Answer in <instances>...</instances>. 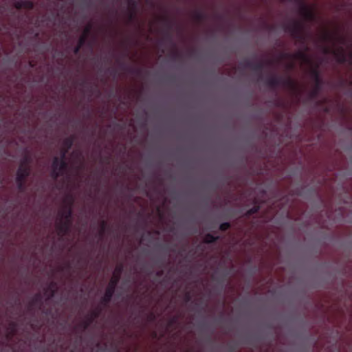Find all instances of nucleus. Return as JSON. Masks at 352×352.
Instances as JSON below:
<instances>
[{
	"mask_svg": "<svg viewBox=\"0 0 352 352\" xmlns=\"http://www.w3.org/2000/svg\"><path fill=\"white\" fill-rule=\"evenodd\" d=\"M123 266L122 265H120L116 267L113 276L105 289L104 294L100 299V304L103 307H107L111 302L115 293L116 287L120 281Z\"/></svg>",
	"mask_w": 352,
	"mask_h": 352,
	"instance_id": "f257e3e1",
	"label": "nucleus"
},
{
	"mask_svg": "<svg viewBox=\"0 0 352 352\" xmlns=\"http://www.w3.org/2000/svg\"><path fill=\"white\" fill-rule=\"evenodd\" d=\"M284 31L294 38L304 43L305 42V24L300 21L293 20L283 26Z\"/></svg>",
	"mask_w": 352,
	"mask_h": 352,
	"instance_id": "f03ea898",
	"label": "nucleus"
},
{
	"mask_svg": "<svg viewBox=\"0 0 352 352\" xmlns=\"http://www.w3.org/2000/svg\"><path fill=\"white\" fill-rule=\"evenodd\" d=\"M103 307H104L100 304V306H98L89 314L86 316L85 320L80 324L81 327L84 330L87 329L89 326L94 322V320L100 316Z\"/></svg>",
	"mask_w": 352,
	"mask_h": 352,
	"instance_id": "7ed1b4c3",
	"label": "nucleus"
},
{
	"mask_svg": "<svg viewBox=\"0 0 352 352\" xmlns=\"http://www.w3.org/2000/svg\"><path fill=\"white\" fill-rule=\"evenodd\" d=\"M311 74L313 78L315 80L316 84H314V86H315L314 89L310 92L309 96L311 99H314L318 96V95L321 89V87L322 85V80L320 78V72H319L318 68L313 69L311 71Z\"/></svg>",
	"mask_w": 352,
	"mask_h": 352,
	"instance_id": "20e7f679",
	"label": "nucleus"
},
{
	"mask_svg": "<svg viewBox=\"0 0 352 352\" xmlns=\"http://www.w3.org/2000/svg\"><path fill=\"white\" fill-rule=\"evenodd\" d=\"M241 66L243 68H250L252 69L253 71L259 73V78L262 79V74L261 72L263 70L265 67V63L263 61H258L257 63H253L252 61L250 60H245L244 61L241 62L240 63Z\"/></svg>",
	"mask_w": 352,
	"mask_h": 352,
	"instance_id": "39448f33",
	"label": "nucleus"
},
{
	"mask_svg": "<svg viewBox=\"0 0 352 352\" xmlns=\"http://www.w3.org/2000/svg\"><path fill=\"white\" fill-rule=\"evenodd\" d=\"M65 201L68 203L69 206L61 212V218L63 219V221L72 222V217L73 214L72 206L74 204V199L72 195H69L67 196Z\"/></svg>",
	"mask_w": 352,
	"mask_h": 352,
	"instance_id": "423d86ee",
	"label": "nucleus"
},
{
	"mask_svg": "<svg viewBox=\"0 0 352 352\" xmlns=\"http://www.w3.org/2000/svg\"><path fill=\"white\" fill-rule=\"evenodd\" d=\"M161 21L163 22L165 29L164 30V39L167 42H172L173 41V35L171 33V30L173 28V23L171 20L167 16H164L160 18Z\"/></svg>",
	"mask_w": 352,
	"mask_h": 352,
	"instance_id": "0eeeda50",
	"label": "nucleus"
},
{
	"mask_svg": "<svg viewBox=\"0 0 352 352\" xmlns=\"http://www.w3.org/2000/svg\"><path fill=\"white\" fill-rule=\"evenodd\" d=\"M300 13L308 21H314L316 19L314 12L303 2L300 3Z\"/></svg>",
	"mask_w": 352,
	"mask_h": 352,
	"instance_id": "6e6552de",
	"label": "nucleus"
},
{
	"mask_svg": "<svg viewBox=\"0 0 352 352\" xmlns=\"http://www.w3.org/2000/svg\"><path fill=\"white\" fill-rule=\"evenodd\" d=\"M31 168H23L19 166L16 175V182L25 181L27 178L30 175Z\"/></svg>",
	"mask_w": 352,
	"mask_h": 352,
	"instance_id": "1a4fd4ad",
	"label": "nucleus"
},
{
	"mask_svg": "<svg viewBox=\"0 0 352 352\" xmlns=\"http://www.w3.org/2000/svg\"><path fill=\"white\" fill-rule=\"evenodd\" d=\"M71 226L72 222H67L60 219L56 227L58 234L60 236H64L67 234L69 232Z\"/></svg>",
	"mask_w": 352,
	"mask_h": 352,
	"instance_id": "9d476101",
	"label": "nucleus"
},
{
	"mask_svg": "<svg viewBox=\"0 0 352 352\" xmlns=\"http://www.w3.org/2000/svg\"><path fill=\"white\" fill-rule=\"evenodd\" d=\"M127 3L129 6V19L132 21L135 18L138 0H127Z\"/></svg>",
	"mask_w": 352,
	"mask_h": 352,
	"instance_id": "9b49d317",
	"label": "nucleus"
},
{
	"mask_svg": "<svg viewBox=\"0 0 352 352\" xmlns=\"http://www.w3.org/2000/svg\"><path fill=\"white\" fill-rule=\"evenodd\" d=\"M281 85L291 91H296L298 89L297 83L289 76H282Z\"/></svg>",
	"mask_w": 352,
	"mask_h": 352,
	"instance_id": "f8f14e48",
	"label": "nucleus"
},
{
	"mask_svg": "<svg viewBox=\"0 0 352 352\" xmlns=\"http://www.w3.org/2000/svg\"><path fill=\"white\" fill-rule=\"evenodd\" d=\"M282 76H272L265 80V84L271 88L281 85Z\"/></svg>",
	"mask_w": 352,
	"mask_h": 352,
	"instance_id": "ddd939ff",
	"label": "nucleus"
},
{
	"mask_svg": "<svg viewBox=\"0 0 352 352\" xmlns=\"http://www.w3.org/2000/svg\"><path fill=\"white\" fill-rule=\"evenodd\" d=\"M331 52L336 56L337 61L339 63L344 64L346 62V56L343 49H341L340 50H333Z\"/></svg>",
	"mask_w": 352,
	"mask_h": 352,
	"instance_id": "4468645a",
	"label": "nucleus"
},
{
	"mask_svg": "<svg viewBox=\"0 0 352 352\" xmlns=\"http://www.w3.org/2000/svg\"><path fill=\"white\" fill-rule=\"evenodd\" d=\"M283 56L284 57H287V58L293 56L294 58L301 60H302L304 62H308L309 60L308 56L306 54V53L305 52H302V51H298V52H297L294 55H292L290 54H284Z\"/></svg>",
	"mask_w": 352,
	"mask_h": 352,
	"instance_id": "2eb2a0df",
	"label": "nucleus"
},
{
	"mask_svg": "<svg viewBox=\"0 0 352 352\" xmlns=\"http://www.w3.org/2000/svg\"><path fill=\"white\" fill-rule=\"evenodd\" d=\"M219 239V236H214L212 234H206L204 239V243L206 244H211L217 242Z\"/></svg>",
	"mask_w": 352,
	"mask_h": 352,
	"instance_id": "dca6fc26",
	"label": "nucleus"
},
{
	"mask_svg": "<svg viewBox=\"0 0 352 352\" xmlns=\"http://www.w3.org/2000/svg\"><path fill=\"white\" fill-rule=\"evenodd\" d=\"M74 139H75L74 136H73V135L66 138L63 142V144L64 146L63 148L66 149L67 151L71 149V148L72 147V146L74 144Z\"/></svg>",
	"mask_w": 352,
	"mask_h": 352,
	"instance_id": "f3484780",
	"label": "nucleus"
},
{
	"mask_svg": "<svg viewBox=\"0 0 352 352\" xmlns=\"http://www.w3.org/2000/svg\"><path fill=\"white\" fill-rule=\"evenodd\" d=\"M31 162H32L31 156L29 155H26L21 160L19 166H23V168H30Z\"/></svg>",
	"mask_w": 352,
	"mask_h": 352,
	"instance_id": "a211bd4d",
	"label": "nucleus"
},
{
	"mask_svg": "<svg viewBox=\"0 0 352 352\" xmlns=\"http://www.w3.org/2000/svg\"><path fill=\"white\" fill-rule=\"evenodd\" d=\"M193 18L195 21L201 22L206 19V14L200 10H196L193 13Z\"/></svg>",
	"mask_w": 352,
	"mask_h": 352,
	"instance_id": "6ab92c4d",
	"label": "nucleus"
},
{
	"mask_svg": "<svg viewBox=\"0 0 352 352\" xmlns=\"http://www.w3.org/2000/svg\"><path fill=\"white\" fill-rule=\"evenodd\" d=\"M16 323L15 322H11L9 324V332L8 333L7 337L8 338H12L16 333Z\"/></svg>",
	"mask_w": 352,
	"mask_h": 352,
	"instance_id": "aec40b11",
	"label": "nucleus"
},
{
	"mask_svg": "<svg viewBox=\"0 0 352 352\" xmlns=\"http://www.w3.org/2000/svg\"><path fill=\"white\" fill-rule=\"evenodd\" d=\"M68 168V163L66 160L60 159V162L59 165L58 170L62 173V174L65 175Z\"/></svg>",
	"mask_w": 352,
	"mask_h": 352,
	"instance_id": "412c9836",
	"label": "nucleus"
},
{
	"mask_svg": "<svg viewBox=\"0 0 352 352\" xmlns=\"http://www.w3.org/2000/svg\"><path fill=\"white\" fill-rule=\"evenodd\" d=\"M36 304H41V296L40 294H36L32 299L31 300V302L30 303V307H33L36 305Z\"/></svg>",
	"mask_w": 352,
	"mask_h": 352,
	"instance_id": "4be33fe9",
	"label": "nucleus"
},
{
	"mask_svg": "<svg viewBox=\"0 0 352 352\" xmlns=\"http://www.w3.org/2000/svg\"><path fill=\"white\" fill-rule=\"evenodd\" d=\"M260 210V206L258 205L255 204L252 208L249 209L247 212V216H251L256 213H257Z\"/></svg>",
	"mask_w": 352,
	"mask_h": 352,
	"instance_id": "5701e85b",
	"label": "nucleus"
},
{
	"mask_svg": "<svg viewBox=\"0 0 352 352\" xmlns=\"http://www.w3.org/2000/svg\"><path fill=\"white\" fill-rule=\"evenodd\" d=\"M25 181L16 182L18 190L21 192H24L26 190Z\"/></svg>",
	"mask_w": 352,
	"mask_h": 352,
	"instance_id": "b1692460",
	"label": "nucleus"
},
{
	"mask_svg": "<svg viewBox=\"0 0 352 352\" xmlns=\"http://www.w3.org/2000/svg\"><path fill=\"white\" fill-rule=\"evenodd\" d=\"M107 228V223L106 221L102 220L100 222V235L102 237L106 232Z\"/></svg>",
	"mask_w": 352,
	"mask_h": 352,
	"instance_id": "393cba45",
	"label": "nucleus"
},
{
	"mask_svg": "<svg viewBox=\"0 0 352 352\" xmlns=\"http://www.w3.org/2000/svg\"><path fill=\"white\" fill-rule=\"evenodd\" d=\"M63 175L62 173L58 169H52L51 172V177L54 179H57L59 177Z\"/></svg>",
	"mask_w": 352,
	"mask_h": 352,
	"instance_id": "a878e982",
	"label": "nucleus"
},
{
	"mask_svg": "<svg viewBox=\"0 0 352 352\" xmlns=\"http://www.w3.org/2000/svg\"><path fill=\"white\" fill-rule=\"evenodd\" d=\"M23 8L28 10H32L34 7V3L32 1H23Z\"/></svg>",
	"mask_w": 352,
	"mask_h": 352,
	"instance_id": "bb28decb",
	"label": "nucleus"
},
{
	"mask_svg": "<svg viewBox=\"0 0 352 352\" xmlns=\"http://www.w3.org/2000/svg\"><path fill=\"white\" fill-rule=\"evenodd\" d=\"M91 29H92V25L91 23L88 24L85 28L82 36H86V38H88L89 36L91 34Z\"/></svg>",
	"mask_w": 352,
	"mask_h": 352,
	"instance_id": "cd10ccee",
	"label": "nucleus"
},
{
	"mask_svg": "<svg viewBox=\"0 0 352 352\" xmlns=\"http://www.w3.org/2000/svg\"><path fill=\"white\" fill-rule=\"evenodd\" d=\"M60 162V159L58 157H54L52 164V169H58Z\"/></svg>",
	"mask_w": 352,
	"mask_h": 352,
	"instance_id": "c85d7f7f",
	"label": "nucleus"
},
{
	"mask_svg": "<svg viewBox=\"0 0 352 352\" xmlns=\"http://www.w3.org/2000/svg\"><path fill=\"white\" fill-rule=\"evenodd\" d=\"M87 41V38H86V36L81 35L78 39L77 45L82 47L83 45H85Z\"/></svg>",
	"mask_w": 352,
	"mask_h": 352,
	"instance_id": "c756f323",
	"label": "nucleus"
},
{
	"mask_svg": "<svg viewBox=\"0 0 352 352\" xmlns=\"http://www.w3.org/2000/svg\"><path fill=\"white\" fill-rule=\"evenodd\" d=\"M231 227V225L229 222H224L220 224L219 230L221 231H226Z\"/></svg>",
	"mask_w": 352,
	"mask_h": 352,
	"instance_id": "7c9ffc66",
	"label": "nucleus"
},
{
	"mask_svg": "<svg viewBox=\"0 0 352 352\" xmlns=\"http://www.w3.org/2000/svg\"><path fill=\"white\" fill-rule=\"evenodd\" d=\"M322 39L323 41H329L332 39V36L330 33L327 32L322 36Z\"/></svg>",
	"mask_w": 352,
	"mask_h": 352,
	"instance_id": "2f4dec72",
	"label": "nucleus"
},
{
	"mask_svg": "<svg viewBox=\"0 0 352 352\" xmlns=\"http://www.w3.org/2000/svg\"><path fill=\"white\" fill-rule=\"evenodd\" d=\"M69 151L63 148L60 151V157H58L60 159L66 160V155Z\"/></svg>",
	"mask_w": 352,
	"mask_h": 352,
	"instance_id": "473e14b6",
	"label": "nucleus"
},
{
	"mask_svg": "<svg viewBox=\"0 0 352 352\" xmlns=\"http://www.w3.org/2000/svg\"><path fill=\"white\" fill-rule=\"evenodd\" d=\"M14 7L17 10H21V9L23 8V1H16L14 3Z\"/></svg>",
	"mask_w": 352,
	"mask_h": 352,
	"instance_id": "72a5a7b5",
	"label": "nucleus"
},
{
	"mask_svg": "<svg viewBox=\"0 0 352 352\" xmlns=\"http://www.w3.org/2000/svg\"><path fill=\"white\" fill-rule=\"evenodd\" d=\"M81 48H82L81 47H80L79 45H76L74 47V50H73L74 54H78V53L80 52V50Z\"/></svg>",
	"mask_w": 352,
	"mask_h": 352,
	"instance_id": "f704fd0d",
	"label": "nucleus"
},
{
	"mask_svg": "<svg viewBox=\"0 0 352 352\" xmlns=\"http://www.w3.org/2000/svg\"><path fill=\"white\" fill-rule=\"evenodd\" d=\"M177 318V317H174L170 321V325H172L173 324H174L175 322H176Z\"/></svg>",
	"mask_w": 352,
	"mask_h": 352,
	"instance_id": "c9c22d12",
	"label": "nucleus"
},
{
	"mask_svg": "<svg viewBox=\"0 0 352 352\" xmlns=\"http://www.w3.org/2000/svg\"><path fill=\"white\" fill-rule=\"evenodd\" d=\"M324 52L325 54H329V53H330V52H331V50H330V49H329V47H324Z\"/></svg>",
	"mask_w": 352,
	"mask_h": 352,
	"instance_id": "e433bc0d",
	"label": "nucleus"
},
{
	"mask_svg": "<svg viewBox=\"0 0 352 352\" xmlns=\"http://www.w3.org/2000/svg\"><path fill=\"white\" fill-rule=\"evenodd\" d=\"M163 274H164V272L162 270H160V271H158L156 274L157 276L160 277V276H162L163 275Z\"/></svg>",
	"mask_w": 352,
	"mask_h": 352,
	"instance_id": "4c0bfd02",
	"label": "nucleus"
},
{
	"mask_svg": "<svg viewBox=\"0 0 352 352\" xmlns=\"http://www.w3.org/2000/svg\"><path fill=\"white\" fill-rule=\"evenodd\" d=\"M55 286H56V283H54V282H52V283H50V287H49V288H48V289H50V288L54 287Z\"/></svg>",
	"mask_w": 352,
	"mask_h": 352,
	"instance_id": "58836bf2",
	"label": "nucleus"
},
{
	"mask_svg": "<svg viewBox=\"0 0 352 352\" xmlns=\"http://www.w3.org/2000/svg\"><path fill=\"white\" fill-rule=\"evenodd\" d=\"M186 301H189L190 299V296L189 294H186Z\"/></svg>",
	"mask_w": 352,
	"mask_h": 352,
	"instance_id": "ea45409f",
	"label": "nucleus"
},
{
	"mask_svg": "<svg viewBox=\"0 0 352 352\" xmlns=\"http://www.w3.org/2000/svg\"><path fill=\"white\" fill-rule=\"evenodd\" d=\"M120 67L122 69H126L125 64H124V63L120 64Z\"/></svg>",
	"mask_w": 352,
	"mask_h": 352,
	"instance_id": "a19ab883",
	"label": "nucleus"
},
{
	"mask_svg": "<svg viewBox=\"0 0 352 352\" xmlns=\"http://www.w3.org/2000/svg\"><path fill=\"white\" fill-rule=\"evenodd\" d=\"M85 83H86V81L85 80H82V82L80 83V85L82 86H84L85 85Z\"/></svg>",
	"mask_w": 352,
	"mask_h": 352,
	"instance_id": "79ce46f5",
	"label": "nucleus"
},
{
	"mask_svg": "<svg viewBox=\"0 0 352 352\" xmlns=\"http://www.w3.org/2000/svg\"><path fill=\"white\" fill-rule=\"evenodd\" d=\"M54 295V291L53 289H52L51 297H52Z\"/></svg>",
	"mask_w": 352,
	"mask_h": 352,
	"instance_id": "37998d69",
	"label": "nucleus"
},
{
	"mask_svg": "<svg viewBox=\"0 0 352 352\" xmlns=\"http://www.w3.org/2000/svg\"><path fill=\"white\" fill-rule=\"evenodd\" d=\"M289 67L290 69H291V68H292V67H293V65H292V64H290V65H289Z\"/></svg>",
	"mask_w": 352,
	"mask_h": 352,
	"instance_id": "c03bdc74",
	"label": "nucleus"
},
{
	"mask_svg": "<svg viewBox=\"0 0 352 352\" xmlns=\"http://www.w3.org/2000/svg\"><path fill=\"white\" fill-rule=\"evenodd\" d=\"M175 57H178V56H179V54H178L177 53H176V54H175Z\"/></svg>",
	"mask_w": 352,
	"mask_h": 352,
	"instance_id": "a18cd8bd",
	"label": "nucleus"
},
{
	"mask_svg": "<svg viewBox=\"0 0 352 352\" xmlns=\"http://www.w3.org/2000/svg\"><path fill=\"white\" fill-rule=\"evenodd\" d=\"M151 318H153V314H151Z\"/></svg>",
	"mask_w": 352,
	"mask_h": 352,
	"instance_id": "49530a36",
	"label": "nucleus"
},
{
	"mask_svg": "<svg viewBox=\"0 0 352 352\" xmlns=\"http://www.w3.org/2000/svg\"><path fill=\"white\" fill-rule=\"evenodd\" d=\"M186 352H191L190 351H186Z\"/></svg>",
	"mask_w": 352,
	"mask_h": 352,
	"instance_id": "de8ad7c7",
	"label": "nucleus"
}]
</instances>
